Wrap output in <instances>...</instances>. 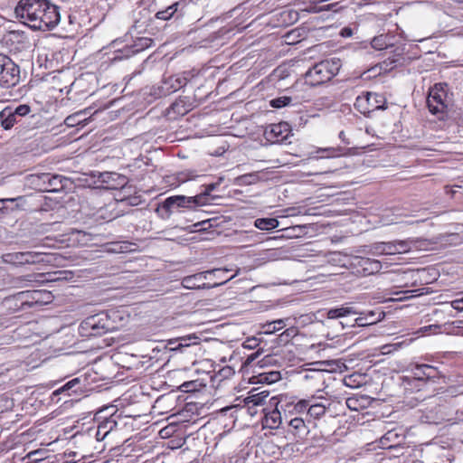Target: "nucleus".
Listing matches in <instances>:
<instances>
[{
    "label": "nucleus",
    "mask_w": 463,
    "mask_h": 463,
    "mask_svg": "<svg viewBox=\"0 0 463 463\" xmlns=\"http://www.w3.org/2000/svg\"><path fill=\"white\" fill-rule=\"evenodd\" d=\"M158 369L155 370V373L149 374V378H146V385H149L153 391H159L162 388H165V382L161 375L157 374Z\"/></svg>",
    "instance_id": "7c9ffc66"
},
{
    "label": "nucleus",
    "mask_w": 463,
    "mask_h": 463,
    "mask_svg": "<svg viewBox=\"0 0 463 463\" xmlns=\"http://www.w3.org/2000/svg\"><path fill=\"white\" fill-rule=\"evenodd\" d=\"M285 420L287 423V432L295 439L303 440L308 436L310 429L302 417L295 416L288 419L286 415Z\"/></svg>",
    "instance_id": "2eb2a0df"
},
{
    "label": "nucleus",
    "mask_w": 463,
    "mask_h": 463,
    "mask_svg": "<svg viewBox=\"0 0 463 463\" xmlns=\"http://www.w3.org/2000/svg\"><path fill=\"white\" fill-rule=\"evenodd\" d=\"M268 396V392L251 393L244 399V403L249 410H251L253 407L263 405L266 402Z\"/></svg>",
    "instance_id": "c85d7f7f"
},
{
    "label": "nucleus",
    "mask_w": 463,
    "mask_h": 463,
    "mask_svg": "<svg viewBox=\"0 0 463 463\" xmlns=\"http://www.w3.org/2000/svg\"><path fill=\"white\" fill-rule=\"evenodd\" d=\"M45 256L46 254L41 251H17L5 253L2 259L7 264L25 265L44 262Z\"/></svg>",
    "instance_id": "f8f14e48"
},
{
    "label": "nucleus",
    "mask_w": 463,
    "mask_h": 463,
    "mask_svg": "<svg viewBox=\"0 0 463 463\" xmlns=\"http://www.w3.org/2000/svg\"><path fill=\"white\" fill-rule=\"evenodd\" d=\"M340 149L335 148V147H326V148H320L317 153H322L323 155L320 156V158H332L335 157L339 155ZM315 158H319V156H316Z\"/></svg>",
    "instance_id": "79ce46f5"
},
{
    "label": "nucleus",
    "mask_w": 463,
    "mask_h": 463,
    "mask_svg": "<svg viewBox=\"0 0 463 463\" xmlns=\"http://www.w3.org/2000/svg\"><path fill=\"white\" fill-rule=\"evenodd\" d=\"M191 109V104L186 101V98L176 99L168 109V114L175 116H184Z\"/></svg>",
    "instance_id": "bb28decb"
},
{
    "label": "nucleus",
    "mask_w": 463,
    "mask_h": 463,
    "mask_svg": "<svg viewBox=\"0 0 463 463\" xmlns=\"http://www.w3.org/2000/svg\"><path fill=\"white\" fill-rule=\"evenodd\" d=\"M326 411V406L321 402H309L307 415L313 419H320L325 415Z\"/></svg>",
    "instance_id": "2f4dec72"
},
{
    "label": "nucleus",
    "mask_w": 463,
    "mask_h": 463,
    "mask_svg": "<svg viewBox=\"0 0 463 463\" xmlns=\"http://www.w3.org/2000/svg\"><path fill=\"white\" fill-rule=\"evenodd\" d=\"M93 176H97L101 185L109 190L121 189L128 183V178L125 175L116 172H98Z\"/></svg>",
    "instance_id": "4468645a"
},
{
    "label": "nucleus",
    "mask_w": 463,
    "mask_h": 463,
    "mask_svg": "<svg viewBox=\"0 0 463 463\" xmlns=\"http://www.w3.org/2000/svg\"><path fill=\"white\" fill-rule=\"evenodd\" d=\"M314 398L299 400L296 404H294L293 411L297 414H301L305 412L307 414L309 402H312Z\"/></svg>",
    "instance_id": "4c0bfd02"
},
{
    "label": "nucleus",
    "mask_w": 463,
    "mask_h": 463,
    "mask_svg": "<svg viewBox=\"0 0 463 463\" xmlns=\"http://www.w3.org/2000/svg\"><path fill=\"white\" fill-rule=\"evenodd\" d=\"M107 424H110V427H109V430H112L113 427L116 426V421L115 420H108L106 423H104L103 425H100L99 426V429L101 428H106L107 427Z\"/></svg>",
    "instance_id": "338daca9"
},
{
    "label": "nucleus",
    "mask_w": 463,
    "mask_h": 463,
    "mask_svg": "<svg viewBox=\"0 0 463 463\" xmlns=\"http://www.w3.org/2000/svg\"><path fill=\"white\" fill-rule=\"evenodd\" d=\"M443 378H445V372L439 367L427 364H417L411 369V375L403 378V383L420 391L429 383H437Z\"/></svg>",
    "instance_id": "7ed1b4c3"
},
{
    "label": "nucleus",
    "mask_w": 463,
    "mask_h": 463,
    "mask_svg": "<svg viewBox=\"0 0 463 463\" xmlns=\"http://www.w3.org/2000/svg\"><path fill=\"white\" fill-rule=\"evenodd\" d=\"M451 307L458 311H463V298L453 300Z\"/></svg>",
    "instance_id": "4d7b16f0"
},
{
    "label": "nucleus",
    "mask_w": 463,
    "mask_h": 463,
    "mask_svg": "<svg viewBox=\"0 0 463 463\" xmlns=\"http://www.w3.org/2000/svg\"><path fill=\"white\" fill-rule=\"evenodd\" d=\"M208 271H215L216 272L215 274H211L208 280L216 279V280H219L218 282H222V280L227 279L225 277V274H226V272L229 271V269H209Z\"/></svg>",
    "instance_id": "49530a36"
},
{
    "label": "nucleus",
    "mask_w": 463,
    "mask_h": 463,
    "mask_svg": "<svg viewBox=\"0 0 463 463\" xmlns=\"http://www.w3.org/2000/svg\"><path fill=\"white\" fill-rule=\"evenodd\" d=\"M175 432V426L172 424H167L157 430V435H159L162 439H167L171 437Z\"/></svg>",
    "instance_id": "a18cd8bd"
},
{
    "label": "nucleus",
    "mask_w": 463,
    "mask_h": 463,
    "mask_svg": "<svg viewBox=\"0 0 463 463\" xmlns=\"http://www.w3.org/2000/svg\"><path fill=\"white\" fill-rule=\"evenodd\" d=\"M82 114V112H78V113H75L73 115H71V116H68L64 122L67 126L69 127H74L76 126L77 124H79L80 120L78 119V118Z\"/></svg>",
    "instance_id": "09e8293b"
},
{
    "label": "nucleus",
    "mask_w": 463,
    "mask_h": 463,
    "mask_svg": "<svg viewBox=\"0 0 463 463\" xmlns=\"http://www.w3.org/2000/svg\"><path fill=\"white\" fill-rule=\"evenodd\" d=\"M395 36L391 33L380 34L374 36L371 41V46L378 51L392 47L394 45Z\"/></svg>",
    "instance_id": "5701e85b"
},
{
    "label": "nucleus",
    "mask_w": 463,
    "mask_h": 463,
    "mask_svg": "<svg viewBox=\"0 0 463 463\" xmlns=\"http://www.w3.org/2000/svg\"><path fill=\"white\" fill-rule=\"evenodd\" d=\"M216 186H217V184H210L206 186V188L203 192H202L201 194L196 195V196H202L197 202L198 206L205 205L209 203V195H210L211 192L215 190Z\"/></svg>",
    "instance_id": "e433bc0d"
},
{
    "label": "nucleus",
    "mask_w": 463,
    "mask_h": 463,
    "mask_svg": "<svg viewBox=\"0 0 463 463\" xmlns=\"http://www.w3.org/2000/svg\"><path fill=\"white\" fill-rule=\"evenodd\" d=\"M142 23L137 21L129 31L131 37L137 40L134 45L135 50L133 51V52H138L145 49V37L143 36L144 31L142 29Z\"/></svg>",
    "instance_id": "393cba45"
},
{
    "label": "nucleus",
    "mask_w": 463,
    "mask_h": 463,
    "mask_svg": "<svg viewBox=\"0 0 463 463\" xmlns=\"http://www.w3.org/2000/svg\"><path fill=\"white\" fill-rule=\"evenodd\" d=\"M354 108L360 113L368 115L377 109H386V99L383 94L365 92L356 98Z\"/></svg>",
    "instance_id": "6e6552de"
},
{
    "label": "nucleus",
    "mask_w": 463,
    "mask_h": 463,
    "mask_svg": "<svg viewBox=\"0 0 463 463\" xmlns=\"http://www.w3.org/2000/svg\"><path fill=\"white\" fill-rule=\"evenodd\" d=\"M260 351H257V352L248 355L245 359L244 364L245 365L251 364L254 362V360L260 356Z\"/></svg>",
    "instance_id": "bf43d9fd"
},
{
    "label": "nucleus",
    "mask_w": 463,
    "mask_h": 463,
    "mask_svg": "<svg viewBox=\"0 0 463 463\" xmlns=\"http://www.w3.org/2000/svg\"><path fill=\"white\" fill-rule=\"evenodd\" d=\"M202 196L174 195L167 197L162 203L155 205V212L162 219H168L171 214L180 208L194 209L198 206Z\"/></svg>",
    "instance_id": "39448f33"
},
{
    "label": "nucleus",
    "mask_w": 463,
    "mask_h": 463,
    "mask_svg": "<svg viewBox=\"0 0 463 463\" xmlns=\"http://www.w3.org/2000/svg\"><path fill=\"white\" fill-rule=\"evenodd\" d=\"M383 242H378L373 245V251L376 255H386Z\"/></svg>",
    "instance_id": "864d4df0"
},
{
    "label": "nucleus",
    "mask_w": 463,
    "mask_h": 463,
    "mask_svg": "<svg viewBox=\"0 0 463 463\" xmlns=\"http://www.w3.org/2000/svg\"><path fill=\"white\" fill-rule=\"evenodd\" d=\"M187 80L186 77L181 75L169 77L158 87V91L155 92L153 95H155L156 99L170 95L184 87L187 84Z\"/></svg>",
    "instance_id": "dca6fc26"
},
{
    "label": "nucleus",
    "mask_w": 463,
    "mask_h": 463,
    "mask_svg": "<svg viewBox=\"0 0 463 463\" xmlns=\"http://www.w3.org/2000/svg\"><path fill=\"white\" fill-rule=\"evenodd\" d=\"M30 112L31 108L26 104L19 105L14 109H12V113L15 116L16 118L19 117L27 116Z\"/></svg>",
    "instance_id": "de8ad7c7"
},
{
    "label": "nucleus",
    "mask_w": 463,
    "mask_h": 463,
    "mask_svg": "<svg viewBox=\"0 0 463 463\" xmlns=\"http://www.w3.org/2000/svg\"><path fill=\"white\" fill-rule=\"evenodd\" d=\"M199 338L193 335L184 336L180 337L175 340H169L167 343L169 344V348L171 351L176 352H185L186 350L194 347V345H198L199 343L196 341Z\"/></svg>",
    "instance_id": "6ab92c4d"
},
{
    "label": "nucleus",
    "mask_w": 463,
    "mask_h": 463,
    "mask_svg": "<svg viewBox=\"0 0 463 463\" xmlns=\"http://www.w3.org/2000/svg\"><path fill=\"white\" fill-rule=\"evenodd\" d=\"M280 378L279 372H270L263 376V380L268 383H275Z\"/></svg>",
    "instance_id": "603ef678"
},
{
    "label": "nucleus",
    "mask_w": 463,
    "mask_h": 463,
    "mask_svg": "<svg viewBox=\"0 0 463 463\" xmlns=\"http://www.w3.org/2000/svg\"><path fill=\"white\" fill-rule=\"evenodd\" d=\"M48 173L32 174L24 178V184L31 189L45 192L47 190L46 180Z\"/></svg>",
    "instance_id": "aec40b11"
},
{
    "label": "nucleus",
    "mask_w": 463,
    "mask_h": 463,
    "mask_svg": "<svg viewBox=\"0 0 463 463\" xmlns=\"http://www.w3.org/2000/svg\"><path fill=\"white\" fill-rule=\"evenodd\" d=\"M340 68L339 59L322 61L305 73V82L311 87L323 85L331 80L338 73Z\"/></svg>",
    "instance_id": "20e7f679"
},
{
    "label": "nucleus",
    "mask_w": 463,
    "mask_h": 463,
    "mask_svg": "<svg viewBox=\"0 0 463 463\" xmlns=\"http://www.w3.org/2000/svg\"><path fill=\"white\" fill-rule=\"evenodd\" d=\"M331 8V5H310L307 11L308 13H319V12H322V11H327V10H330Z\"/></svg>",
    "instance_id": "3c124183"
},
{
    "label": "nucleus",
    "mask_w": 463,
    "mask_h": 463,
    "mask_svg": "<svg viewBox=\"0 0 463 463\" xmlns=\"http://www.w3.org/2000/svg\"><path fill=\"white\" fill-rule=\"evenodd\" d=\"M167 420V418H162L160 420H154V419L148 423L149 425L146 427V432H148V435H152L154 433L157 434V430L162 428V424L165 423V421Z\"/></svg>",
    "instance_id": "a19ab883"
},
{
    "label": "nucleus",
    "mask_w": 463,
    "mask_h": 463,
    "mask_svg": "<svg viewBox=\"0 0 463 463\" xmlns=\"http://www.w3.org/2000/svg\"><path fill=\"white\" fill-rule=\"evenodd\" d=\"M427 106L430 112L436 115L439 120H451L458 125L460 124V112L453 109L451 99L448 96V85L446 83L435 84L430 90Z\"/></svg>",
    "instance_id": "f03ea898"
},
{
    "label": "nucleus",
    "mask_w": 463,
    "mask_h": 463,
    "mask_svg": "<svg viewBox=\"0 0 463 463\" xmlns=\"http://www.w3.org/2000/svg\"><path fill=\"white\" fill-rule=\"evenodd\" d=\"M292 101V98L288 96H281L276 99H273L269 101V104L272 108L281 109L286 106H288Z\"/></svg>",
    "instance_id": "58836bf2"
},
{
    "label": "nucleus",
    "mask_w": 463,
    "mask_h": 463,
    "mask_svg": "<svg viewBox=\"0 0 463 463\" xmlns=\"http://www.w3.org/2000/svg\"><path fill=\"white\" fill-rule=\"evenodd\" d=\"M359 317L354 319V325L358 326H366L369 325L375 324L381 319L382 313L375 311L361 312L359 311Z\"/></svg>",
    "instance_id": "b1692460"
},
{
    "label": "nucleus",
    "mask_w": 463,
    "mask_h": 463,
    "mask_svg": "<svg viewBox=\"0 0 463 463\" xmlns=\"http://www.w3.org/2000/svg\"><path fill=\"white\" fill-rule=\"evenodd\" d=\"M48 179L46 180L47 190L46 191H57L62 187L61 176L58 175H52L48 173Z\"/></svg>",
    "instance_id": "c9c22d12"
},
{
    "label": "nucleus",
    "mask_w": 463,
    "mask_h": 463,
    "mask_svg": "<svg viewBox=\"0 0 463 463\" xmlns=\"http://www.w3.org/2000/svg\"><path fill=\"white\" fill-rule=\"evenodd\" d=\"M107 211V208L103 209V208H100L99 211H98V217H100L102 219H108L109 221L116 218L117 214H112L110 213L109 216H105V212Z\"/></svg>",
    "instance_id": "052dcab7"
},
{
    "label": "nucleus",
    "mask_w": 463,
    "mask_h": 463,
    "mask_svg": "<svg viewBox=\"0 0 463 463\" xmlns=\"http://www.w3.org/2000/svg\"><path fill=\"white\" fill-rule=\"evenodd\" d=\"M259 345V340L257 338H248L244 343H243V347L245 348H248V349H253L255 347H257Z\"/></svg>",
    "instance_id": "5fc2aeb1"
},
{
    "label": "nucleus",
    "mask_w": 463,
    "mask_h": 463,
    "mask_svg": "<svg viewBox=\"0 0 463 463\" xmlns=\"http://www.w3.org/2000/svg\"><path fill=\"white\" fill-rule=\"evenodd\" d=\"M20 80V69L11 59L0 72V86L9 88L15 86Z\"/></svg>",
    "instance_id": "f3484780"
},
{
    "label": "nucleus",
    "mask_w": 463,
    "mask_h": 463,
    "mask_svg": "<svg viewBox=\"0 0 463 463\" xmlns=\"http://www.w3.org/2000/svg\"><path fill=\"white\" fill-rule=\"evenodd\" d=\"M6 202H17V204H16V208L19 209L20 208V203H24L25 202V198L24 196H17L15 198H4V199H0V213H5V203Z\"/></svg>",
    "instance_id": "37998d69"
},
{
    "label": "nucleus",
    "mask_w": 463,
    "mask_h": 463,
    "mask_svg": "<svg viewBox=\"0 0 463 463\" xmlns=\"http://www.w3.org/2000/svg\"><path fill=\"white\" fill-rule=\"evenodd\" d=\"M354 403H356V400L354 399L349 398L346 400V405L350 409L356 410V408L354 407Z\"/></svg>",
    "instance_id": "69168bd1"
},
{
    "label": "nucleus",
    "mask_w": 463,
    "mask_h": 463,
    "mask_svg": "<svg viewBox=\"0 0 463 463\" xmlns=\"http://www.w3.org/2000/svg\"><path fill=\"white\" fill-rule=\"evenodd\" d=\"M182 5H184V2H176L165 10L156 12L155 17L164 21L168 20L178 11V7Z\"/></svg>",
    "instance_id": "72a5a7b5"
},
{
    "label": "nucleus",
    "mask_w": 463,
    "mask_h": 463,
    "mask_svg": "<svg viewBox=\"0 0 463 463\" xmlns=\"http://www.w3.org/2000/svg\"><path fill=\"white\" fill-rule=\"evenodd\" d=\"M80 383V379L79 378H74L71 381H69L68 383H66L63 386H61V388L55 390L53 392H52V396H57L61 393H63L65 392H68L70 390H71L73 387H75L77 384Z\"/></svg>",
    "instance_id": "ea45409f"
},
{
    "label": "nucleus",
    "mask_w": 463,
    "mask_h": 463,
    "mask_svg": "<svg viewBox=\"0 0 463 463\" xmlns=\"http://www.w3.org/2000/svg\"><path fill=\"white\" fill-rule=\"evenodd\" d=\"M9 60L8 56L0 53V72L6 63L9 64Z\"/></svg>",
    "instance_id": "680f3d73"
},
{
    "label": "nucleus",
    "mask_w": 463,
    "mask_h": 463,
    "mask_svg": "<svg viewBox=\"0 0 463 463\" xmlns=\"http://www.w3.org/2000/svg\"><path fill=\"white\" fill-rule=\"evenodd\" d=\"M395 255L409 252L416 246V241L411 239L394 241Z\"/></svg>",
    "instance_id": "473e14b6"
},
{
    "label": "nucleus",
    "mask_w": 463,
    "mask_h": 463,
    "mask_svg": "<svg viewBox=\"0 0 463 463\" xmlns=\"http://www.w3.org/2000/svg\"><path fill=\"white\" fill-rule=\"evenodd\" d=\"M18 119L15 118V116L12 113L11 108H5L0 112V127L5 129L8 130L12 128L14 124L18 123Z\"/></svg>",
    "instance_id": "cd10ccee"
},
{
    "label": "nucleus",
    "mask_w": 463,
    "mask_h": 463,
    "mask_svg": "<svg viewBox=\"0 0 463 463\" xmlns=\"http://www.w3.org/2000/svg\"><path fill=\"white\" fill-rule=\"evenodd\" d=\"M168 400L169 397L165 394L158 395L156 398L149 413L146 414V417L148 416L150 418L146 419V424L155 419L156 415L162 416L170 411V404H167Z\"/></svg>",
    "instance_id": "a211bd4d"
},
{
    "label": "nucleus",
    "mask_w": 463,
    "mask_h": 463,
    "mask_svg": "<svg viewBox=\"0 0 463 463\" xmlns=\"http://www.w3.org/2000/svg\"><path fill=\"white\" fill-rule=\"evenodd\" d=\"M384 246L385 247V253L386 255H395V245H394V241H387V242H383Z\"/></svg>",
    "instance_id": "6e6d98bb"
},
{
    "label": "nucleus",
    "mask_w": 463,
    "mask_h": 463,
    "mask_svg": "<svg viewBox=\"0 0 463 463\" xmlns=\"http://www.w3.org/2000/svg\"><path fill=\"white\" fill-rule=\"evenodd\" d=\"M282 417L281 413L278 409H274L269 412L265 413L263 419V426L264 428H269L271 430H276L280 427L282 424Z\"/></svg>",
    "instance_id": "a878e982"
},
{
    "label": "nucleus",
    "mask_w": 463,
    "mask_h": 463,
    "mask_svg": "<svg viewBox=\"0 0 463 463\" xmlns=\"http://www.w3.org/2000/svg\"><path fill=\"white\" fill-rule=\"evenodd\" d=\"M291 134V129L287 122L271 124L264 130L265 138L270 143H282L288 139Z\"/></svg>",
    "instance_id": "ddd939ff"
},
{
    "label": "nucleus",
    "mask_w": 463,
    "mask_h": 463,
    "mask_svg": "<svg viewBox=\"0 0 463 463\" xmlns=\"http://www.w3.org/2000/svg\"><path fill=\"white\" fill-rule=\"evenodd\" d=\"M14 11L33 30H51L61 20L59 7L48 0H20Z\"/></svg>",
    "instance_id": "f257e3e1"
},
{
    "label": "nucleus",
    "mask_w": 463,
    "mask_h": 463,
    "mask_svg": "<svg viewBox=\"0 0 463 463\" xmlns=\"http://www.w3.org/2000/svg\"><path fill=\"white\" fill-rule=\"evenodd\" d=\"M215 273V271H202L186 276L182 279V286L187 289H211L222 286L234 278V275H232L230 279H226L222 282H203V280L210 278L211 274Z\"/></svg>",
    "instance_id": "9d476101"
},
{
    "label": "nucleus",
    "mask_w": 463,
    "mask_h": 463,
    "mask_svg": "<svg viewBox=\"0 0 463 463\" xmlns=\"http://www.w3.org/2000/svg\"><path fill=\"white\" fill-rule=\"evenodd\" d=\"M22 307H41L53 301L54 296L49 290H27L18 294Z\"/></svg>",
    "instance_id": "9b49d317"
},
{
    "label": "nucleus",
    "mask_w": 463,
    "mask_h": 463,
    "mask_svg": "<svg viewBox=\"0 0 463 463\" xmlns=\"http://www.w3.org/2000/svg\"><path fill=\"white\" fill-rule=\"evenodd\" d=\"M286 326L285 320L278 319L271 322H268L263 325L262 328L264 329L265 334H273Z\"/></svg>",
    "instance_id": "f704fd0d"
},
{
    "label": "nucleus",
    "mask_w": 463,
    "mask_h": 463,
    "mask_svg": "<svg viewBox=\"0 0 463 463\" xmlns=\"http://www.w3.org/2000/svg\"><path fill=\"white\" fill-rule=\"evenodd\" d=\"M255 180L254 175H243L236 178L239 184H250Z\"/></svg>",
    "instance_id": "8fccbe9b"
},
{
    "label": "nucleus",
    "mask_w": 463,
    "mask_h": 463,
    "mask_svg": "<svg viewBox=\"0 0 463 463\" xmlns=\"http://www.w3.org/2000/svg\"><path fill=\"white\" fill-rule=\"evenodd\" d=\"M169 347V344L165 341L146 339V351H149L146 354V363L151 362L146 369L156 364H158V369H162L168 361L167 354L171 351Z\"/></svg>",
    "instance_id": "0eeeda50"
},
{
    "label": "nucleus",
    "mask_w": 463,
    "mask_h": 463,
    "mask_svg": "<svg viewBox=\"0 0 463 463\" xmlns=\"http://www.w3.org/2000/svg\"><path fill=\"white\" fill-rule=\"evenodd\" d=\"M294 331V328L287 329L280 335V337H285V339L288 340V338L292 335Z\"/></svg>",
    "instance_id": "0e129e2a"
},
{
    "label": "nucleus",
    "mask_w": 463,
    "mask_h": 463,
    "mask_svg": "<svg viewBox=\"0 0 463 463\" xmlns=\"http://www.w3.org/2000/svg\"><path fill=\"white\" fill-rule=\"evenodd\" d=\"M156 462L162 463V460L159 457V453L157 454V456L156 458H153L152 460L146 459V463H156Z\"/></svg>",
    "instance_id": "774afa93"
},
{
    "label": "nucleus",
    "mask_w": 463,
    "mask_h": 463,
    "mask_svg": "<svg viewBox=\"0 0 463 463\" xmlns=\"http://www.w3.org/2000/svg\"><path fill=\"white\" fill-rule=\"evenodd\" d=\"M349 267L356 276L366 277L378 273L382 269V262L375 259L363 256H353Z\"/></svg>",
    "instance_id": "1a4fd4ad"
},
{
    "label": "nucleus",
    "mask_w": 463,
    "mask_h": 463,
    "mask_svg": "<svg viewBox=\"0 0 463 463\" xmlns=\"http://www.w3.org/2000/svg\"><path fill=\"white\" fill-rule=\"evenodd\" d=\"M114 328L115 325L106 312L88 317L80 326L81 334L88 336H100Z\"/></svg>",
    "instance_id": "423d86ee"
},
{
    "label": "nucleus",
    "mask_w": 463,
    "mask_h": 463,
    "mask_svg": "<svg viewBox=\"0 0 463 463\" xmlns=\"http://www.w3.org/2000/svg\"><path fill=\"white\" fill-rule=\"evenodd\" d=\"M42 450H33L30 452L27 457L32 460L39 461L43 459V458L40 457L42 456Z\"/></svg>",
    "instance_id": "13d9d810"
},
{
    "label": "nucleus",
    "mask_w": 463,
    "mask_h": 463,
    "mask_svg": "<svg viewBox=\"0 0 463 463\" xmlns=\"http://www.w3.org/2000/svg\"><path fill=\"white\" fill-rule=\"evenodd\" d=\"M359 314V310L353 306H341L339 307L330 308L326 312V317L329 319H337L349 316Z\"/></svg>",
    "instance_id": "4be33fe9"
},
{
    "label": "nucleus",
    "mask_w": 463,
    "mask_h": 463,
    "mask_svg": "<svg viewBox=\"0 0 463 463\" xmlns=\"http://www.w3.org/2000/svg\"><path fill=\"white\" fill-rule=\"evenodd\" d=\"M306 228V226L304 225H296V226H293V227H289V228H287L285 229L287 232H302L303 230Z\"/></svg>",
    "instance_id": "e2e57ef3"
},
{
    "label": "nucleus",
    "mask_w": 463,
    "mask_h": 463,
    "mask_svg": "<svg viewBox=\"0 0 463 463\" xmlns=\"http://www.w3.org/2000/svg\"><path fill=\"white\" fill-rule=\"evenodd\" d=\"M279 222L275 218H258L254 226L261 231H269L279 227Z\"/></svg>",
    "instance_id": "c756f323"
},
{
    "label": "nucleus",
    "mask_w": 463,
    "mask_h": 463,
    "mask_svg": "<svg viewBox=\"0 0 463 463\" xmlns=\"http://www.w3.org/2000/svg\"><path fill=\"white\" fill-rule=\"evenodd\" d=\"M404 436L398 432L395 429L388 430L381 439L380 444L383 449H392L399 446Z\"/></svg>",
    "instance_id": "412c9836"
},
{
    "label": "nucleus",
    "mask_w": 463,
    "mask_h": 463,
    "mask_svg": "<svg viewBox=\"0 0 463 463\" xmlns=\"http://www.w3.org/2000/svg\"><path fill=\"white\" fill-rule=\"evenodd\" d=\"M201 384L197 381H190L182 383L179 387L181 392H192L199 390Z\"/></svg>",
    "instance_id": "c03bdc74"
}]
</instances>
